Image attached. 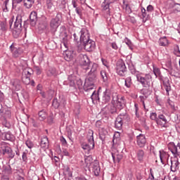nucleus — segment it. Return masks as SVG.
Masks as SVG:
<instances>
[{
	"instance_id": "f257e3e1",
	"label": "nucleus",
	"mask_w": 180,
	"mask_h": 180,
	"mask_svg": "<svg viewBox=\"0 0 180 180\" xmlns=\"http://www.w3.org/2000/svg\"><path fill=\"white\" fill-rule=\"evenodd\" d=\"M131 72L136 77L138 82H140L144 88H149L152 82V77L150 75L147 74L143 76L142 73L135 69H132Z\"/></svg>"
},
{
	"instance_id": "f03ea898",
	"label": "nucleus",
	"mask_w": 180,
	"mask_h": 180,
	"mask_svg": "<svg viewBox=\"0 0 180 180\" xmlns=\"http://www.w3.org/2000/svg\"><path fill=\"white\" fill-rule=\"evenodd\" d=\"M94 131L93 130H89L88 131L87 134V143H82V148L83 150H84L85 152H89L92 149L94 148Z\"/></svg>"
},
{
	"instance_id": "7ed1b4c3",
	"label": "nucleus",
	"mask_w": 180,
	"mask_h": 180,
	"mask_svg": "<svg viewBox=\"0 0 180 180\" xmlns=\"http://www.w3.org/2000/svg\"><path fill=\"white\" fill-rule=\"evenodd\" d=\"M96 75L93 73H89L87 79H86L84 83V90L85 91L89 92L90 90H94L95 86L94 82H96Z\"/></svg>"
},
{
	"instance_id": "20e7f679",
	"label": "nucleus",
	"mask_w": 180,
	"mask_h": 180,
	"mask_svg": "<svg viewBox=\"0 0 180 180\" xmlns=\"http://www.w3.org/2000/svg\"><path fill=\"white\" fill-rule=\"evenodd\" d=\"M79 65L82 66V68L88 71L90 67L89 58L86 54H80L78 57Z\"/></svg>"
},
{
	"instance_id": "39448f33",
	"label": "nucleus",
	"mask_w": 180,
	"mask_h": 180,
	"mask_svg": "<svg viewBox=\"0 0 180 180\" xmlns=\"http://www.w3.org/2000/svg\"><path fill=\"white\" fill-rule=\"evenodd\" d=\"M22 29H23V27H22V15H18L14 22V30L17 33V36L20 34Z\"/></svg>"
},
{
	"instance_id": "423d86ee",
	"label": "nucleus",
	"mask_w": 180,
	"mask_h": 180,
	"mask_svg": "<svg viewBox=\"0 0 180 180\" xmlns=\"http://www.w3.org/2000/svg\"><path fill=\"white\" fill-rule=\"evenodd\" d=\"M3 155H6L9 160H13L15 158V153L12 150L11 147L8 146L1 147Z\"/></svg>"
},
{
	"instance_id": "0eeeda50",
	"label": "nucleus",
	"mask_w": 180,
	"mask_h": 180,
	"mask_svg": "<svg viewBox=\"0 0 180 180\" xmlns=\"http://www.w3.org/2000/svg\"><path fill=\"white\" fill-rule=\"evenodd\" d=\"M114 163L120 162L121 160L123 158V154L122 152H120L117 148H112L111 153Z\"/></svg>"
},
{
	"instance_id": "6e6552de",
	"label": "nucleus",
	"mask_w": 180,
	"mask_h": 180,
	"mask_svg": "<svg viewBox=\"0 0 180 180\" xmlns=\"http://www.w3.org/2000/svg\"><path fill=\"white\" fill-rule=\"evenodd\" d=\"M126 65L123 62V60H119L117 63V66H116V72L117 73L120 75V76H124V72H126Z\"/></svg>"
},
{
	"instance_id": "1a4fd4ad",
	"label": "nucleus",
	"mask_w": 180,
	"mask_h": 180,
	"mask_svg": "<svg viewBox=\"0 0 180 180\" xmlns=\"http://www.w3.org/2000/svg\"><path fill=\"white\" fill-rule=\"evenodd\" d=\"M60 24V17L58 15H56L55 18H53L52 20H51L50 27L52 30V31L56 32L57 30V28L59 27Z\"/></svg>"
},
{
	"instance_id": "9d476101",
	"label": "nucleus",
	"mask_w": 180,
	"mask_h": 180,
	"mask_svg": "<svg viewBox=\"0 0 180 180\" xmlns=\"http://www.w3.org/2000/svg\"><path fill=\"white\" fill-rule=\"evenodd\" d=\"M84 49L86 50V51L91 52L95 49L96 43L94 42V41L90 39L89 37L86 42L84 43Z\"/></svg>"
},
{
	"instance_id": "9b49d317",
	"label": "nucleus",
	"mask_w": 180,
	"mask_h": 180,
	"mask_svg": "<svg viewBox=\"0 0 180 180\" xmlns=\"http://www.w3.org/2000/svg\"><path fill=\"white\" fill-rule=\"evenodd\" d=\"M10 51H11L13 56L15 58L19 57L20 54H22V51L20 47H16V44L13 43L10 46Z\"/></svg>"
},
{
	"instance_id": "f8f14e48",
	"label": "nucleus",
	"mask_w": 180,
	"mask_h": 180,
	"mask_svg": "<svg viewBox=\"0 0 180 180\" xmlns=\"http://www.w3.org/2000/svg\"><path fill=\"white\" fill-rule=\"evenodd\" d=\"M167 123H168V121L164 114L158 115V117L157 119L158 125L161 126L162 127H167Z\"/></svg>"
},
{
	"instance_id": "ddd939ff",
	"label": "nucleus",
	"mask_w": 180,
	"mask_h": 180,
	"mask_svg": "<svg viewBox=\"0 0 180 180\" xmlns=\"http://www.w3.org/2000/svg\"><path fill=\"white\" fill-rule=\"evenodd\" d=\"M81 35H80V42L82 45H84L85 43H86V41L89 38V34L88 30L86 29H82L81 32Z\"/></svg>"
},
{
	"instance_id": "4468645a",
	"label": "nucleus",
	"mask_w": 180,
	"mask_h": 180,
	"mask_svg": "<svg viewBox=\"0 0 180 180\" xmlns=\"http://www.w3.org/2000/svg\"><path fill=\"white\" fill-rule=\"evenodd\" d=\"M91 169H92V172L93 173H94L95 176H99V174L101 172L99 162L97 160H94V162H92L91 165Z\"/></svg>"
},
{
	"instance_id": "2eb2a0df",
	"label": "nucleus",
	"mask_w": 180,
	"mask_h": 180,
	"mask_svg": "<svg viewBox=\"0 0 180 180\" xmlns=\"http://www.w3.org/2000/svg\"><path fill=\"white\" fill-rule=\"evenodd\" d=\"M0 116L4 119H10L11 116V110L8 107H3L1 105V109H0Z\"/></svg>"
},
{
	"instance_id": "dca6fc26",
	"label": "nucleus",
	"mask_w": 180,
	"mask_h": 180,
	"mask_svg": "<svg viewBox=\"0 0 180 180\" xmlns=\"http://www.w3.org/2000/svg\"><path fill=\"white\" fill-rule=\"evenodd\" d=\"M171 170L172 172H176L179 169V162L178 158H173L171 160Z\"/></svg>"
},
{
	"instance_id": "f3484780",
	"label": "nucleus",
	"mask_w": 180,
	"mask_h": 180,
	"mask_svg": "<svg viewBox=\"0 0 180 180\" xmlns=\"http://www.w3.org/2000/svg\"><path fill=\"white\" fill-rule=\"evenodd\" d=\"M169 155L167 153V152L164 150L160 151V159L161 160L162 164L166 165L168 164Z\"/></svg>"
},
{
	"instance_id": "a211bd4d",
	"label": "nucleus",
	"mask_w": 180,
	"mask_h": 180,
	"mask_svg": "<svg viewBox=\"0 0 180 180\" xmlns=\"http://www.w3.org/2000/svg\"><path fill=\"white\" fill-rule=\"evenodd\" d=\"M38 20L39 22V26L41 29L44 30L46 29V16L39 11Z\"/></svg>"
},
{
	"instance_id": "6ab92c4d",
	"label": "nucleus",
	"mask_w": 180,
	"mask_h": 180,
	"mask_svg": "<svg viewBox=\"0 0 180 180\" xmlns=\"http://www.w3.org/2000/svg\"><path fill=\"white\" fill-rule=\"evenodd\" d=\"M137 144L140 148L144 147L146 143V139L144 134H140L136 137Z\"/></svg>"
},
{
	"instance_id": "aec40b11",
	"label": "nucleus",
	"mask_w": 180,
	"mask_h": 180,
	"mask_svg": "<svg viewBox=\"0 0 180 180\" xmlns=\"http://www.w3.org/2000/svg\"><path fill=\"white\" fill-rule=\"evenodd\" d=\"M63 57L64 59L66 60V61L70 62L75 57V53L73 51L66 50L63 53Z\"/></svg>"
},
{
	"instance_id": "412c9836",
	"label": "nucleus",
	"mask_w": 180,
	"mask_h": 180,
	"mask_svg": "<svg viewBox=\"0 0 180 180\" xmlns=\"http://www.w3.org/2000/svg\"><path fill=\"white\" fill-rule=\"evenodd\" d=\"M37 22V13L36 11H32L30 15V23L31 26H36Z\"/></svg>"
},
{
	"instance_id": "4be33fe9",
	"label": "nucleus",
	"mask_w": 180,
	"mask_h": 180,
	"mask_svg": "<svg viewBox=\"0 0 180 180\" xmlns=\"http://www.w3.org/2000/svg\"><path fill=\"white\" fill-rule=\"evenodd\" d=\"M11 85L13 86L15 91H20V88H22V86H20V81L19 79H15L11 80Z\"/></svg>"
},
{
	"instance_id": "5701e85b",
	"label": "nucleus",
	"mask_w": 180,
	"mask_h": 180,
	"mask_svg": "<svg viewBox=\"0 0 180 180\" xmlns=\"http://www.w3.org/2000/svg\"><path fill=\"white\" fill-rule=\"evenodd\" d=\"M171 152L174 155L180 157V143L177 144V147L174 145L171 148Z\"/></svg>"
},
{
	"instance_id": "b1692460",
	"label": "nucleus",
	"mask_w": 180,
	"mask_h": 180,
	"mask_svg": "<svg viewBox=\"0 0 180 180\" xmlns=\"http://www.w3.org/2000/svg\"><path fill=\"white\" fill-rule=\"evenodd\" d=\"M123 125V121H122V118L119 116L116 118L115 120V128L117 129H121Z\"/></svg>"
},
{
	"instance_id": "393cba45",
	"label": "nucleus",
	"mask_w": 180,
	"mask_h": 180,
	"mask_svg": "<svg viewBox=\"0 0 180 180\" xmlns=\"http://www.w3.org/2000/svg\"><path fill=\"white\" fill-rule=\"evenodd\" d=\"M145 157V152L143 150H139L136 151V158L140 162L143 161Z\"/></svg>"
},
{
	"instance_id": "a878e982",
	"label": "nucleus",
	"mask_w": 180,
	"mask_h": 180,
	"mask_svg": "<svg viewBox=\"0 0 180 180\" xmlns=\"http://www.w3.org/2000/svg\"><path fill=\"white\" fill-rule=\"evenodd\" d=\"M169 44V40L167 39L166 37H161L159 39V45L162 46H168Z\"/></svg>"
},
{
	"instance_id": "bb28decb",
	"label": "nucleus",
	"mask_w": 180,
	"mask_h": 180,
	"mask_svg": "<svg viewBox=\"0 0 180 180\" xmlns=\"http://www.w3.org/2000/svg\"><path fill=\"white\" fill-rule=\"evenodd\" d=\"M103 100L105 103L109 102V101L110 100V90L105 89V91L103 92Z\"/></svg>"
},
{
	"instance_id": "cd10ccee",
	"label": "nucleus",
	"mask_w": 180,
	"mask_h": 180,
	"mask_svg": "<svg viewBox=\"0 0 180 180\" xmlns=\"http://www.w3.org/2000/svg\"><path fill=\"white\" fill-rule=\"evenodd\" d=\"M90 91H92V95L91 96V101L92 102H97V101H99V96L98 94L96 93V91L95 90V87L94 89L93 90H90Z\"/></svg>"
},
{
	"instance_id": "c85d7f7f",
	"label": "nucleus",
	"mask_w": 180,
	"mask_h": 180,
	"mask_svg": "<svg viewBox=\"0 0 180 180\" xmlns=\"http://www.w3.org/2000/svg\"><path fill=\"white\" fill-rule=\"evenodd\" d=\"M0 30H1V32H6V30H8V24L6 22V19L0 21Z\"/></svg>"
},
{
	"instance_id": "c756f323",
	"label": "nucleus",
	"mask_w": 180,
	"mask_h": 180,
	"mask_svg": "<svg viewBox=\"0 0 180 180\" xmlns=\"http://www.w3.org/2000/svg\"><path fill=\"white\" fill-rule=\"evenodd\" d=\"M38 119L41 122L46 120V110H42L38 112Z\"/></svg>"
},
{
	"instance_id": "7c9ffc66",
	"label": "nucleus",
	"mask_w": 180,
	"mask_h": 180,
	"mask_svg": "<svg viewBox=\"0 0 180 180\" xmlns=\"http://www.w3.org/2000/svg\"><path fill=\"white\" fill-rule=\"evenodd\" d=\"M24 6L27 8V9H30L32 6H33V4H34V0H24Z\"/></svg>"
},
{
	"instance_id": "2f4dec72",
	"label": "nucleus",
	"mask_w": 180,
	"mask_h": 180,
	"mask_svg": "<svg viewBox=\"0 0 180 180\" xmlns=\"http://www.w3.org/2000/svg\"><path fill=\"white\" fill-rule=\"evenodd\" d=\"M84 162L87 167L91 168V163H93V158L91 156H86L84 158Z\"/></svg>"
},
{
	"instance_id": "473e14b6",
	"label": "nucleus",
	"mask_w": 180,
	"mask_h": 180,
	"mask_svg": "<svg viewBox=\"0 0 180 180\" xmlns=\"http://www.w3.org/2000/svg\"><path fill=\"white\" fill-rule=\"evenodd\" d=\"M125 105V101L124 99V97H121L120 99L117 100V107L119 109L123 108V106Z\"/></svg>"
},
{
	"instance_id": "72a5a7b5",
	"label": "nucleus",
	"mask_w": 180,
	"mask_h": 180,
	"mask_svg": "<svg viewBox=\"0 0 180 180\" xmlns=\"http://www.w3.org/2000/svg\"><path fill=\"white\" fill-rule=\"evenodd\" d=\"M40 147H41L40 148L41 153L42 151H46V138L45 137L41 139Z\"/></svg>"
},
{
	"instance_id": "f704fd0d",
	"label": "nucleus",
	"mask_w": 180,
	"mask_h": 180,
	"mask_svg": "<svg viewBox=\"0 0 180 180\" xmlns=\"http://www.w3.org/2000/svg\"><path fill=\"white\" fill-rule=\"evenodd\" d=\"M22 81L25 85H29V84H30V77L27 75H25L22 77Z\"/></svg>"
},
{
	"instance_id": "c9c22d12",
	"label": "nucleus",
	"mask_w": 180,
	"mask_h": 180,
	"mask_svg": "<svg viewBox=\"0 0 180 180\" xmlns=\"http://www.w3.org/2000/svg\"><path fill=\"white\" fill-rule=\"evenodd\" d=\"M4 174L6 175L12 174V167H11V165H8L4 167Z\"/></svg>"
},
{
	"instance_id": "e433bc0d",
	"label": "nucleus",
	"mask_w": 180,
	"mask_h": 180,
	"mask_svg": "<svg viewBox=\"0 0 180 180\" xmlns=\"http://www.w3.org/2000/svg\"><path fill=\"white\" fill-rule=\"evenodd\" d=\"M125 82V86H127V88H130L131 86V77H127V79L124 81Z\"/></svg>"
},
{
	"instance_id": "4c0bfd02",
	"label": "nucleus",
	"mask_w": 180,
	"mask_h": 180,
	"mask_svg": "<svg viewBox=\"0 0 180 180\" xmlns=\"http://www.w3.org/2000/svg\"><path fill=\"white\" fill-rule=\"evenodd\" d=\"M98 68V65L97 63H94L90 70V73H92L93 75L94 74L96 75L95 72L97 71Z\"/></svg>"
},
{
	"instance_id": "58836bf2",
	"label": "nucleus",
	"mask_w": 180,
	"mask_h": 180,
	"mask_svg": "<svg viewBox=\"0 0 180 180\" xmlns=\"http://www.w3.org/2000/svg\"><path fill=\"white\" fill-rule=\"evenodd\" d=\"M100 75H101V76L103 79V82H107L108 76H107V74H106L105 71V70H101Z\"/></svg>"
},
{
	"instance_id": "ea45409f",
	"label": "nucleus",
	"mask_w": 180,
	"mask_h": 180,
	"mask_svg": "<svg viewBox=\"0 0 180 180\" xmlns=\"http://www.w3.org/2000/svg\"><path fill=\"white\" fill-rule=\"evenodd\" d=\"M2 126H4V127H6V129H11V123L8 122L5 118L2 122Z\"/></svg>"
},
{
	"instance_id": "a19ab883",
	"label": "nucleus",
	"mask_w": 180,
	"mask_h": 180,
	"mask_svg": "<svg viewBox=\"0 0 180 180\" xmlns=\"http://www.w3.org/2000/svg\"><path fill=\"white\" fill-rule=\"evenodd\" d=\"M124 9H125L127 14H131V8L128 4H124Z\"/></svg>"
},
{
	"instance_id": "79ce46f5",
	"label": "nucleus",
	"mask_w": 180,
	"mask_h": 180,
	"mask_svg": "<svg viewBox=\"0 0 180 180\" xmlns=\"http://www.w3.org/2000/svg\"><path fill=\"white\" fill-rule=\"evenodd\" d=\"M153 73L156 77H158L161 75V71L158 68L153 67Z\"/></svg>"
},
{
	"instance_id": "37998d69",
	"label": "nucleus",
	"mask_w": 180,
	"mask_h": 180,
	"mask_svg": "<svg viewBox=\"0 0 180 180\" xmlns=\"http://www.w3.org/2000/svg\"><path fill=\"white\" fill-rule=\"evenodd\" d=\"M56 72V70L54 68H50L49 71H48L47 75L49 76L54 75Z\"/></svg>"
},
{
	"instance_id": "c03bdc74",
	"label": "nucleus",
	"mask_w": 180,
	"mask_h": 180,
	"mask_svg": "<svg viewBox=\"0 0 180 180\" xmlns=\"http://www.w3.org/2000/svg\"><path fill=\"white\" fill-rule=\"evenodd\" d=\"M150 120H155L157 123V120H158V118L157 113H155V112L150 113Z\"/></svg>"
},
{
	"instance_id": "a18cd8bd",
	"label": "nucleus",
	"mask_w": 180,
	"mask_h": 180,
	"mask_svg": "<svg viewBox=\"0 0 180 180\" xmlns=\"http://www.w3.org/2000/svg\"><path fill=\"white\" fill-rule=\"evenodd\" d=\"M52 105L55 108H58V107L60 106V103H58L57 99H53V102H52Z\"/></svg>"
},
{
	"instance_id": "49530a36",
	"label": "nucleus",
	"mask_w": 180,
	"mask_h": 180,
	"mask_svg": "<svg viewBox=\"0 0 180 180\" xmlns=\"http://www.w3.org/2000/svg\"><path fill=\"white\" fill-rule=\"evenodd\" d=\"M25 144L27 147H28V148H33L34 144H33V142H32V141L30 140L26 141Z\"/></svg>"
},
{
	"instance_id": "de8ad7c7",
	"label": "nucleus",
	"mask_w": 180,
	"mask_h": 180,
	"mask_svg": "<svg viewBox=\"0 0 180 180\" xmlns=\"http://www.w3.org/2000/svg\"><path fill=\"white\" fill-rule=\"evenodd\" d=\"M68 79H69L70 82V85L71 86H74L75 85V79H74L73 76H70V77H68Z\"/></svg>"
},
{
	"instance_id": "09e8293b",
	"label": "nucleus",
	"mask_w": 180,
	"mask_h": 180,
	"mask_svg": "<svg viewBox=\"0 0 180 180\" xmlns=\"http://www.w3.org/2000/svg\"><path fill=\"white\" fill-rule=\"evenodd\" d=\"M8 3H9V0L4 1V4L5 8H3V12H8Z\"/></svg>"
},
{
	"instance_id": "8fccbe9b",
	"label": "nucleus",
	"mask_w": 180,
	"mask_h": 180,
	"mask_svg": "<svg viewBox=\"0 0 180 180\" xmlns=\"http://www.w3.org/2000/svg\"><path fill=\"white\" fill-rule=\"evenodd\" d=\"M22 159L24 162H26V161H27V152L22 153Z\"/></svg>"
},
{
	"instance_id": "3c124183",
	"label": "nucleus",
	"mask_w": 180,
	"mask_h": 180,
	"mask_svg": "<svg viewBox=\"0 0 180 180\" xmlns=\"http://www.w3.org/2000/svg\"><path fill=\"white\" fill-rule=\"evenodd\" d=\"M32 69H26L24 72H25V75H27L28 77H30V75H32Z\"/></svg>"
},
{
	"instance_id": "603ef678",
	"label": "nucleus",
	"mask_w": 180,
	"mask_h": 180,
	"mask_svg": "<svg viewBox=\"0 0 180 180\" xmlns=\"http://www.w3.org/2000/svg\"><path fill=\"white\" fill-rule=\"evenodd\" d=\"M141 15L143 18H146L147 16L146 10L141 7Z\"/></svg>"
},
{
	"instance_id": "864d4df0",
	"label": "nucleus",
	"mask_w": 180,
	"mask_h": 180,
	"mask_svg": "<svg viewBox=\"0 0 180 180\" xmlns=\"http://www.w3.org/2000/svg\"><path fill=\"white\" fill-rule=\"evenodd\" d=\"M60 142L63 146H68V141L65 140V138L63 136L60 137Z\"/></svg>"
},
{
	"instance_id": "5fc2aeb1",
	"label": "nucleus",
	"mask_w": 180,
	"mask_h": 180,
	"mask_svg": "<svg viewBox=\"0 0 180 180\" xmlns=\"http://www.w3.org/2000/svg\"><path fill=\"white\" fill-rule=\"evenodd\" d=\"M134 107H135V113H136V117H139V114H138V112H139V104L135 103V104H134Z\"/></svg>"
},
{
	"instance_id": "6e6d98bb",
	"label": "nucleus",
	"mask_w": 180,
	"mask_h": 180,
	"mask_svg": "<svg viewBox=\"0 0 180 180\" xmlns=\"http://www.w3.org/2000/svg\"><path fill=\"white\" fill-rule=\"evenodd\" d=\"M13 20H15V17L13 16L11 18V19L9 20V27L10 29H12V25H13Z\"/></svg>"
},
{
	"instance_id": "4d7b16f0",
	"label": "nucleus",
	"mask_w": 180,
	"mask_h": 180,
	"mask_svg": "<svg viewBox=\"0 0 180 180\" xmlns=\"http://www.w3.org/2000/svg\"><path fill=\"white\" fill-rule=\"evenodd\" d=\"M63 46H65V48H68V37L67 36H65L63 38Z\"/></svg>"
},
{
	"instance_id": "13d9d810",
	"label": "nucleus",
	"mask_w": 180,
	"mask_h": 180,
	"mask_svg": "<svg viewBox=\"0 0 180 180\" xmlns=\"http://www.w3.org/2000/svg\"><path fill=\"white\" fill-rule=\"evenodd\" d=\"M153 10H154V7L151 4H149V6H148V7H147V11L153 12Z\"/></svg>"
},
{
	"instance_id": "bf43d9fd",
	"label": "nucleus",
	"mask_w": 180,
	"mask_h": 180,
	"mask_svg": "<svg viewBox=\"0 0 180 180\" xmlns=\"http://www.w3.org/2000/svg\"><path fill=\"white\" fill-rule=\"evenodd\" d=\"M35 70L37 75H40L41 74V69H40V68L36 67Z\"/></svg>"
},
{
	"instance_id": "052dcab7",
	"label": "nucleus",
	"mask_w": 180,
	"mask_h": 180,
	"mask_svg": "<svg viewBox=\"0 0 180 180\" xmlns=\"http://www.w3.org/2000/svg\"><path fill=\"white\" fill-rule=\"evenodd\" d=\"M111 46H112V48L113 49H115V50H117V49H119L118 46H117V44L115 43V42H114V43H112Z\"/></svg>"
},
{
	"instance_id": "680f3d73",
	"label": "nucleus",
	"mask_w": 180,
	"mask_h": 180,
	"mask_svg": "<svg viewBox=\"0 0 180 180\" xmlns=\"http://www.w3.org/2000/svg\"><path fill=\"white\" fill-rule=\"evenodd\" d=\"M53 95H54V91H53V90L49 91V96L48 98L51 99L52 97L53 96Z\"/></svg>"
},
{
	"instance_id": "e2e57ef3",
	"label": "nucleus",
	"mask_w": 180,
	"mask_h": 180,
	"mask_svg": "<svg viewBox=\"0 0 180 180\" xmlns=\"http://www.w3.org/2000/svg\"><path fill=\"white\" fill-rule=\"evenodd\" d=\"M165 90H166V91H167V95H169V91H170V90H171V86H170L169 84H167V85L165 87Z\"/></svg>"
},
{
	"instance_id": "0e129e2a",
	"label": "nucleus",
	"mask_w": 180,
	"mask_h": 180,
	"mask_svg": "<svg viewBox=\"0 0 180 180\" xmlns=\"http://www.w3.org/2000/svg\"><path fill=\"white\" fill-rule=\"evenodd\" d=\"M101 61L103 63V65L106 66L107 68H108V60H105V59H101Z\"/></svg>"
},
{
	"instance_id": "69168bd1",
	"label": "nucleus",
	"mask_w": 180,
	"mask_h": 180,
	"mask_svg": "<svg viewBox=\"0 0 180 180\" xmlns=\"http://www.w3.org/2000/svg\"><path fill=\"white\" fill-rule=\"evenodd\" d=\"M76 13L77 15H82L81 9L78 8V7H76Z\"/></svg>"
},
{
	"instance_id": "338daca9",
	"label": "nucleus",
	"mask_w": 180,
	"mask_h": 180,
	"mask_svg": "<svg viewBox=\"0 0 180 180\" xmlns=\"http://www.w3.org/2000/svg\"><path fill=\"white\" fill-rule=\"evenodd\" d=\"M120 136V133H117L115 134H114V139H113V143H115V137L118 139H120L119 136Z\"/></svg>"
},
{
	"instance_id": "774afa93",
	"label": "nucleus",
	"mask_w": 180,
	"mask_h": 180,
	"mask_svg": "<svg viewBox=\"0 0 180 180\" xmlns=\"http://www.w3.org/2000/svg\"><path fill=\"white\" fill-rule=\"evenodd\" d=\"M63 155L65 156H70V153H69V152L67 150H63Z\"/></svg>"
}]
</instances>
